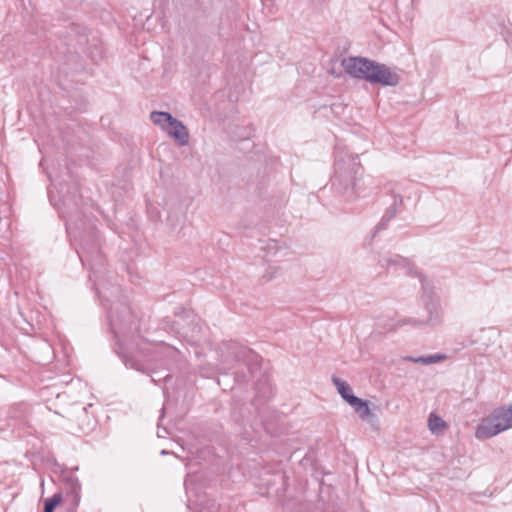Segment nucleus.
Returning a JSON list of instances; mask_svg holds the SVG:
<instances>
[{"instance_id":"nucleus-16","label":"nucleus","mask_w":512,"mask_h":512,"mask_svg":"<svg viewBox=\"0 0 512 512\" xmlns=\"http://www.w3.org/2000/svg\"><path fill=\"white\" fill-rule=\"evenodd\" d=\"M197 505L199 506L198 512H217L218 510L214 499H199Z\"/></svg>"},{"instance_id":"nucleus-18","label":"nucleus","mask_w":512,"mask_h":512,"mask_svg":"<svg viewBox=\"0 0 512 512\" xmlns=\"http://www.w3.org/2000/svg\"><path fill=\"white\" fill-rule=\"evenodd\" d=\"M62 501L60 493L54 494L52 497L44 501V512H54L56 506Z\"/></svg>"},{"instance_id":"nucleus-25","label":"nucleus","mask_w":512,"mask_h":512,"mask_svg":"<svg viewBox=\"0 0 512 512\" xmlns=\"http://www.w3.org/2000/svg\"><path fill=\"white\" fill-rule=\"evenodd\" d=\"M163 432L166 433V429H163V431H158V437H164Z\"/></svg>"},{"instance_id":"nucleus-10","label":"nucleus","mask_w":512,"mask_h":512,"mask_svg":"<svg viewBox=\"0 0 512 512\" xmlns=\"http://www.w3.org/2000/svg\"><path fill=\"white\" fill-rule=\"evenodd\" d=\"M165 132L174 138L180 146H185L189 143V133L184 124L178 119L173 117V121L165 130Z\"/></svg>"},{"instance_id":"nucleus-2","label":"nucleus","mask_w":512,"mask_h":512,"mask_svg":"<svg viewBox=\"0 0 512 512\" xmlns=\"http://www.w3.org/2000/svg\"><path fill=\"white\" fill-rule=\"evenodd\" d=\"M109 319L111 329L116 338H120L121 335H125L128 331L131 332L137 329L135 316L126 305H121V309L117 311L112 309Z\"/></svg>"},{"instance_id":"nucleus-13","label":"nucleus","mask_w":512,"mask_h":512,"mask_svg":"<svg viewBox=\"0 0 512 512\" xmlns=\"http://www.w3.org/2000/svg\"><path fill=\"white\" fill-rule=\"evenodd\" d=\"M150 119L155 125L165 131L173 121V116L168 112L153 111L150 114Z\"/></svg>"},{"instance_id":"nucleus-1","label":"nucleus","mask_w":512,"mask_h":512,"mask_svg":"<svg viewBox=\"0 0 512 512\" xmlns=\"http://www.w3.org/2000/svg\"><path fill=\"white\" fill-rule=\"evenodd\" d=\"M512 428V405L499 407L483 418L475 431L479 440L489 439Z\"/></svg>"},{"instance_id":"nucleus-5","label":"nucleus","mask_w":512,"mask_h":512,"mask_svg":"<svg viewBox=\"0 0 512 512\" xmlns=\"http://www.w3.org/2000/svg\"><path fill=\"white\" fill-rule=\"evenodd\" d=\"M341 64L351 77L369 82L374 61L364 57H348L344 58Z\"/></svg>"},{"instance_id":"nucleus-21","label":"nucleus","mask_w":512,"mask_h":512,"mask_svg":"<svg viewBox=\"0 0 512 512\" xmlns=\"http://www.w3.org/2000/svg\"><path fill=\"white\" fill-rule=\"evenodd\" d=\"M78 254H79V257L84 265L86 262L89 263L88 256L84 252H78Z\"/></svg>"},{"instance_id":"nucleus-24","label":"nucleus","mask_w":512,"mask_h":512,"mask_svg":"<svg viewBox=\"0 0 512 512\" xmlns=\"http://www.w3.org/2000/svg\"><path fill=\"white\" fill-rule=\"evenodd\" d=\"M163 432L166 433V429H163V431H158V437H164Z\"/></svg>"},{"instance_id":"nucleus-22","label":"nucleus","mask_w":512,"mask_h":512,"mask_svg":"<svg viewBox=\"0 0 512 512\" xmlns=\"http://www.w3.org/2000/svg\"><path fill=\"white\" fill-rule=\"evenodd\" d=\"M79 418H87V415H86V409L84 408L83 411L81 412Z\"/></svg>"},{"instance_id":"nucleus-26","label":"nucleus","mask_w":512,"mask_h":512,"mask_svg":"<svg viewBox=\"0 0 512 512\" xmlns=\"http://www.w3.org/2000/svg\"><path fill=\"white\" fill-rule=\"evenodd\" d=\"M163 432L166 433V429H163V431H158V437H164Z\"/></svg>"},{"instance_id":"nucleus-15","label":"nucleus","mask_w":512,"mask_h":512,"mask_svg":"<svg viewBox=\"0 0 512 512\" xmlns=\"http://www.w3.org/2000/svg\"><path fill=\"white\" fill-rule=\"evenodd\" d=\"M428 427L431 433L437 434L446 428V423L440 416L431 413L428 418Z\"/></svg>"},{"instance_id":"nucleus-11","label":"nucleus","mask_w":512,"mask_h":512,"mask_svg":"<svg viewBox=\"0 0 512 512\" xmlns=\"http://www.w3.org/2000/svg\"><path fill=\"white\" fill-rule=\"evenodd\" d=\"M403 198L400 195H394V201L392 205L387 209L386 213L383 215L381 221L375 227L374 233L379 232L387 227L389 221L395 217L398 212V206L402 205Z\"/></svg>"},{"instance_id":"nucleus-19","label":"nucleus","mask_w":512,"mask_h":512,"mask_svg":"<svg viewBox=\"0 0 512 512\" xmlns=\"http://www.w3.org/2000/svg\"><path fill=\"white\" fill-rule=\"evenodd\" d=\"M424 322L421 321V320H418V319H412V318H409V319H404L400 322V325H407V324H410V325H413V326H419V325H422Z\"/></svg>"},{"instance_id":"nucleus-20","label":"nucleus","mask_w":512,"mask_h":512,"mask_svg":"<svg viewBox=\"0 0 512 512\" xmlns=\"http://www.w3.org/2000/svg\"><path fill=\"white\" fill-rule=\"evenodd\" d=\"M91 429H92V427H91L90 423L87 422V423L80 424L78 430H79V432L87 433Z\"/></svg>"},{"instance_id":"nucleus-6","label":"nucleus","mask_w":512,"mask_h":512,"mask_svg":"<svg viewBox=\"0 0 512 512\" xmlns=\"http://www.w3.org/2000/svg\"><path fill=\"white\" fill-rule=\"evenodd\" d=\"M369 83L380 84L382 86H396L400 82V76L396 70L385 64L374 61L373 68L370 71Z\"/></svg>"},{"instance_id":"nucleus-3","label":"nucleus","mask_w":512,"mask_h":512,"mask_svg":"<svg viewBox=\"0 0 512 512\" xmlns=\"http://www.w3.org/2000/svg\"><path fill=\"white\" fill-rule=\"evenodd\" d=\"M378 264L387 270L392 269L395 273L403 271L406 275L416 276L422 280L421 273L412 264H410L406 258L400 255H392L389 253L379 255Z\"/></svg>"},{"instance_id":"nucleus-8","label":"nucleus","mask_w":512,"mask_h":512,"mask_svg":"<svg viewBox=\"0 0 512 512\" xmlns=\"http://www.w3.org/2000/svg\"><path fill=\"white\" fill-rule=\"evenodd\" d=\"M228 354L232 356L236 361L243 362L247 365L255 362L258 358V355L251 349L237 343H231L228 346Z\"/></svg>"},{"instance_id":"nucleus-28","label":"nucleus","mask_w":512,"mask_h":512,"mask_svg":"<svg viewBox=\"0 0 512 512\" xmlns=\"http://www.w3.org/2000/svg\"><path fill=\"white\" fill-rule=\"evenodd\" d=\"M271 279H272V276H269V277L266 278V281H269Z\"/></svg>"},{"instance_id":"nucleus-12","label":"nucleus","mask_w":512,"mask_h":512,"mask_svg":"<svg viewBox=\"0 0 512 512\" xmlns=\"http://www.w3.org/2000/svg\"><path fill=\"white\" fill-rule=\"evenodd\" d=\"M332 382L335 385V387L337 388L338 393L348 404H350L352 402L351 398L357 397L353 394L352 388L350 387V385L347 382H345L335 376L332 377Z\"/></svg>"},{"instance_id":"nucleus-17","label":"nucleus","mask_w":512,"mask_h":512,"mask_svg":"<svg viewBox=\"0 0 512 512\" xmlns=\"http://www.w3.org/2000/svg\"><path fill=\"white\" fill-rule=\"evenodd\" d=\"M427 310L429 311L430 317L426 321L427 324L434 325L440 321L441 313L439 311L438 306L435 303H431L427 305Z\"/></svg>"},{"instance_id":"nucleus-27","label":"nucleus","mask_w":512,"mask_h":512,"mask_svg":"<svg viewBox=\"0 0 512 512\" xmlns=\"http://www.w3.org/2000/svg\"><path fill=\"white\" fill-rule=\"evenodd\" d=\"M161 454L166 455V454H168V452L166 450H162Z\"/></svg>"},{"instance_id":"nucleus-23","label":"nucleus","mask_w":512,"mask_h":512,"mask_svg":"<svg viewBox=\"0 0 512 512\" xmlns=\"http://www.w3.org/2000/svg\"><path fill=\"white\" fill-rule=\"evenodd\" d=\"M125 366H130L131 368H135V366L132 363H129L127 360L125 361ZM136 369H138L136 367Z\"/></svg>"},{"instance_id":"nucleus-9","label":"nucleus","mask_w":512,"mask_h":512,"mask_svg":"<svg viewBox=\"0 0 512 512\" xmlns=\"http://www.w3.org/2000/svg\"><path fill=\"white\" fill-rule=\"evenodd\" d=\"M352 402L349 404L355 412L359 415V417L368 422L370 425H376L378 422V419L374 413H372L371 409L369 408L368 402L361 399V398H351Z\"/></svg>"},{"instance_id":"nucleus-4","label":"nucleus","mask_w":512,"mask_h":512,"mask_svg":"<svg viewBox=\"0 0 512 512\" xmlns=\"http://www.w3.org/2000/svg\"><path fill=\"white\" fill-rule=\"evenodd\" d=\"M341 64L351 77L369 82L374 61L364 57H348L344 58Z\"/></svg>"},{"instance_id":"nucleus-7","label":"nucleus","mask_w":512,"mask_h":512,"mask_svg":"<svg viewBox=\"0 0 512 512\" xmlns=\"http://www.w3.org/2000/svg\"><path fill=\"white\" fill-rule=\"evenodd\" d=\"M341 170L340 164L336 163V175L333 180V185L346 196L347 200H352L358 194L356 193V177L350 172H339Z\"/></svg>"},{"instance_id":"nucleus-14","label":"nucleus","mask_w":512,"mask_h":512,"mask_svg":"<svg viewBox=\"0 0 512 512\" xmlns=\"http://www.w3.org/2000/svg\"><path fill=\"white\" fill-rule=\"evenodd\" d=\"M405 359L407 361H410L413 363L430 365V364L438 363L440 361L445 360L446 355L445 354H431V355L420 356V357H410L409 356V357H406Z\"/></svg>"}]
</instances>
